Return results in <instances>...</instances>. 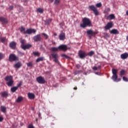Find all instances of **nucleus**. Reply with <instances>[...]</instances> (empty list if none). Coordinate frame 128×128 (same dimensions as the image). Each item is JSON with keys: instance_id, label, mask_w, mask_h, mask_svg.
Instances as JSON below:
<instances>
[{"instance_id": "a211bd4d", "label": "nucleus", "mask_w": 128, "mask_h": 128, "mask_svg": "<svg viewBox=\"0 0 128 128\" xmlns=\"http://www.w3.org/2000/svg\"><path fill=\"white\" fill-rule=\"evenodd\" d=\"M28 98L30 100H34V98H36V95H34L33 93H28Z\"/></svg>"}, {"instance_id": "423d86ee", "label": "nucleus", "mask_w": 128, "mask_h": 128, "mask_svg": "<svg viewBox=\"0 0 128 128\" xmlns=\"http://www.w3.org/2000/svg\"><path fill=\"white\" fill-rule=\"evenodd\" d=\"M112 73L113 76H112V80L114 82H116V80H118V70L116 69H112Z\"/></svg>"}, {"instance_id": "4c0bfd02", "label": "nucleus", "mask_w": 128, "mask_h": 128, "mask_svg": "<svg viewBox=\"0 0 128 128\" xmlns=\"http://www.w3.org/2000/svg\"><path fill=\"white\" fill-rule=\"evenodd\" d=\"M6 40V37L2 38H0V42H4Z\"/></svg>"}, {"instance_id": "bb28decb", "label": "nucleus", "mask_w": 128, "mask_h": 128, "mask_svg": "<svg viewBox=\"0 0 128 128\" xmlns=\"http://www.w3.org/2000/svg\"><path fill=\"white\" fill-rule=\"evenodd\" d=\"M18 87L14 86L11 88V92H16L18 90Z\"/></svg>"}, {"instance_id": "6e6d98bb", "label": "nucleus", "mask_w": 128, "mask_h": 128, "mask_svg": "<svg viewBox=\"0 0 128 128\" xmlns=\"http://www.w3.org/2000/svg\"><path fill=\"white\" fill-rule=\"evenodd\" d=\"M50 2H54V0H49Z\"/></svg>"}, {"instance_id": "20e7f679", "label": "nucleus", "mask_w": 128, "mask_h": 128, "mask_svg": "<svg viewBox=\"0 0 128 128\" xmlns=\"http://www.w3.org/2000/svg\"><path fill=\"white\" fill-rule=\"evenodd\" d=\"M4 80L7 82L6 84H7L8 86H14V79L12 76H6L4 78Z\"/></svg>"}, {"instance_id": "4d7b16f0", "label": "nucleus", "mask_w": 128, "mask_h": 128, "mask_svg": "<svg viewBox=\"0 0 128 128\" xmlns=\"http://www.w3.org/2000/svg\"><path fill=\"white\" fill-rule=\"evenodd\" d=\"M10 8H11V10H12V8H14V7L12 6H10Z\"/></svg>"}, {"instance_id": "7ed1b4c3", "label": "nucleus", "mask_w": 128, "mask_h": 128, "mask_svg": "<svg viewBox=\"0 0 128 128\" xmlns=\"http://www.w3.org/2000/svg\"><path fill=\"white\" fill-rule=\"evenodd\" d=\"M92 22L89 18H84L82 20V24H80L81 28H86V26H92Z\"/></svg>"}, {"instance_id": "cd10ccee", "label": "nucleus", "mask_w": 128, "mask_h": 128, "mask_svg": "<svg viewBox=\"0 0 128 128\" xmlns=\"http://www.w3.org/2000/svg\"><path fill=\"white\" fill-rule=\"evenodd\" d=\"M86 54L87 56H92L94 54V52L90 51V52H88Z\"/></svg>"}, {"instance_id": "473e14b6", "label": "nucleus", "mask_w": 128, "mask_h": 128, "mask_svg": "<svg viewBox=\"0 0 128 128\" xmlns=\"http://www.w3.org/2000/svg\"><path fill=\"white\" fill-rule=\"evenodd\" d=\"M96 8H102V2L97 3L96 4Z\"/></svg>"}, {"instance_id": "a18cd8bd", "label": "nucleus", "mask_w": 128, "mask_h": 128, "mask_svg": "<svg viewBox=\"0 0 128 128\" xmlns=\"http://www.w3.org/2000/svg\"><path fill=\"white\" fill-rule=\"evenodd\" d=\"M76 68L79 70L80 68V64H78L76 65Z\"/></svg>"}, {"instance_id": "5701e85b", "label": "nucleus", "mask_w": 128, "mask_h": 128, "mask_svg": "<svg viewBox=\"0 0 128 128\" xmlns=\"http://www.w3.org/2000/svg\"><path fill=\"white\" fill-rule=\"evenodd\" d=\"M2 96L3 98H8V94L6 92H4L2 93Z\"/></svg>"}, {"instance_id": "864d4df0", "label": "nucleus", "mask_w": 128, "mask_h": 128, "mask_svg": "<svg viewBox=\"0 0 128 128\" xmlns=\"http://www.w3.org/2000/svg\"><path fill=\"white\" fill-rule=\"evenodd\" d=\"M74 90H78V88L77 87H74Z\"/></svg>"}, {"instance_id": "dca6fc26", "label": "nucleus", "mask_w": 128, "mask_h": 128, "mask_svg": "<svg viewBox=\"0 0 128 128\" xmlns=\"http://www.w3.org/2000/svg\"><path fill=\"white\" fill-rule=\"evenodd\" d=\"M0 22H2V24H8V20H6V18L4 17H0Z\"/></svg>"}, {"instance_id": "e433bc0d", "label": "nucleus", "mask_w": 128, "mask_h": 128, "mask_svg": "<svg viewBox=\"0 0 128 128\" xmlns=\"http://www.w3.org/2000/svg\"><path fill=\"white\" fill-rule=\"evenodd\" d=\"M124 74H126V70H121V71L120 72V75L124 76Z\"/></svg>"}, {"instance_id": "680f3d73", "label": "nucleus", "mask_w": 128, "mask_h": 128, "mask_svg": "<svg viewBox=\"0 0 128 128\" xmlns=\"http://www.w3.org/2000/svg\"><path fill=\"white\" fill-rule=\"evenodd\" d=\"M36 122H38V119H36Z\"/></svg>"}, {"instance_id": "1a4fd4ad", "label": "nucleus", "mask_w": 128, "mask_h": 128, "mask_svg": "<svg viewBox=\"0 0 128 128\" xmlns=\"http://www.w3.org/2000/svg\"><path fill=\"white\" fill-rule=\"evenodd\" d=\"M36 80L38 84H46V80L42 76H39L36 78Z\"/></svg>"}, {"instance_id": "412c9836", "label": "nucleus", "mask_w": 128, "mask_h": 128, "mask_svg": "<svg viewBox=\"0 0 128 128\" xmlns=\"http://www.w3.org/2000/svg\"><path fill=\"white\" fill-rule=\"evenodd\" d=\"M22 66V62H17L14 66V67L16 68H21V66Z\"/></svg>"}, {"instance_id": "7c9ffc66", "label": "nucleus", "mask_w": 128, "mask_h": 128, "mask_svg": "<svg viewBox=\"0 0 128 128\" xmlns=\"http://www.w3.org/2000/svg\"><path fill=\"white\" fill-rule=\"evenodd\" d=\"M60 2V0H55L54 2V4H56V6H58Z\"/></svg>"}, {"instance_id": "09e8293b", "label": "nucleus", "mask_w": 128, "mask_h": 128, "mask_svg": "<svg viewBox=\"0 0 128 128\" xmlns=\"http://www.w3.org/2000/svg\"><path fill=\"white\" fill-rule=\"evenodd\" d=\"M22 86V84L20 83L17 86H16V88H20V86Z\"/></svg>"}, {"instance_id": "f704fd0d", "label": "nucleus", "mask_w": 128, "mask_h": 128, "mask_svg": "<svg viewBox=\"0 0 128 128\" xmlns=\"http://www.w3.org/2000/svg\"><path fill=\"white\" fill-rule=\"evenodd\" d=\"M33 54H34V56H40V54L38 52H33Z\"/></svg>"}, {"instance_id": "5fc2aeb1", "label": "nucleus", "mask_w": 128, "mask_h": 128, "mask_svg": "<svg viewBox=\"0 0 128 128\" xmlns=\"http://www.w3.org/2000/svg\"><path fill=\"white\" fill-rule=\"evenodd\" d=\"M42 116V114H40V112H39L38 116Z\"/></svg>"}, {"instance_id": "39448f33", "label": "nucleus", "mask_w": 128, "mask_h": 128, "mask_svg": "<svg viewBox=\"0 0 128 128\" xmlns=\"http://www.w3.org/2000/svg\"><path fill=\"white\" fill-rule=\"evenodd\" d=\"M78 56L80 58L84 60L86 57L88 56V54L86 53V52L80 50L78 51Z\"/></svg>"}, {"instance_id": "4be33fe9", "label": "nucleus", "mask_w": 128, "mask_h": 128, "mask_svg": "<svg viewBox=\"0 0 128 128\" xmlns=\"http://www.w3.org/2000/svg\"><path fill=\"white\" fill-rule=\"evenodd\" d=\"M0 110L2 112L6 114V107L4 106H0Z\"/></svg>"}, {"instance_id": "ddd939ff", "label": "nucleus", "mask_w": 128, "mask_h": 128, "mask_svg": "<svg viewBox=\"0 0 128 128\" xmlns=\"http://www.w3.org/2000/svg\"><path fill=\"white\" fill-rule=\"evenodd\" d=\"M33 40L34 42H40L42 40V37L40 34H38L33 37Z\"/></svg>"}, {"instance_id": "de8ad7c7", "label": "nucleus", "mask_w": 128, "mask_h": 128, "mask_svg": "<svg viewBox=\"0 0 128 128\" xmlns=\"http://www.w3.org/2000/svg\"><path fill=\"white\" fill-rule=\"evenodd\" d=\"M108 18H110V20H114V18H116L115 16H110Z\"/></svg>"}, {"instance_id": "2f4dec72", "label": "nucleus", "mask_w": 128, "mask_h": 128, "mask_svg": "<svg viewBox=\"0 0 128 128\" xmlns=\"http://www.w3.org/2000/svg\"><path fill=\"white\" fill-rule=\"evenodd\" d=\"M61 56H62V58H65L67 60H70V57L66 54H62Z\"/></svg>"}, {"instance_id": "f3484780", "label": "nucleus", "mask_w": 128, "mask_h": 128, "mask_svg": "<svg viewBox=\"0 0 128 128\" xmlns=\"http://www.w3.org/2000/svg\"><path fill=\"white\" fill-rule=\"evenodd\" d=\"M10 48H12V50H16V43L14 42H12L10 44Z\"/></svg>"}, {"instance_id": "13d9d810", "label": "nucleus", "mask_w": 128, "mask_h": 128, "mask_svg": "<svg viewBox=\"0 0 128 128\" xmlns=\"http://www.w3.org/2000/svg\"><path fill=\"white\" fill-rule=\"evenodd\" d=\"M126 16H128V10L126 12Z\"/></svg>"}, {"instance_id": "f257e3e1", "label": "nucleus", "mask_w": 128, "mask_h": 128, "mask_svg": "<svg viewBox=\"0 0 128 128\" xmlns=\"http://www.w3.org/2000/svg\"><path fill=\"white\" fill-rule=\"evenodd\" d=\"M50 50H51L52 52L50 54L51 56L53 58L54 62H56V64H60V62L58 61V53H56L54 52H58L60 50V49L58 47H52L50 48Z\"/></svg>"}, {"instance_id": "72a5a7b5", "label": "nucleus", "mask_w": 128, "mask_h": 128, "mask_svg": "<svg viewBox=\"0 0 128 128\" xmlns=\"http://www.w3.org/2000/svg\"><path fill=\"white\" fill-rule=\"evenodd\" d=\"M42 34L44 36L45 40H48V35L46 34L42 33Z\"/></svg>"}, {"instance_id": "b1692460", "label": "nucleus", "mask_w": 128, "mask_h": 128, "mask_svg": "<svg viewBox=\"0 0 128 128\" xmlns=\"http://www.w3.org/2000/svg\"><path fill=\"white\" fill-rule=\"evenodd\" d=\"M24 100V98L22 96H18L17 100H16V102H22V100Z\"/></svg>"}, {"instance_id": "aec40b11", "label": "nucleus", "mask_w": 128, "mask_h": 128, "mask_svg": "<svg viewBox=\"0 0 128 128\" xmlns=\"http://www.w3.org/2000/svg\"><path fill=\"white\" fill-rule=\"evenodd\" d=\"M110 34H120V32H118L116 29H112L110 32Z\"/></svg>"}, {"instance_id": "4468645a", "label": "nucleus", "mask_w": 128, "mask_h": 128, "mask_svg": "<svg viewBox=\"0 0 128 128\" xmlns=\"http://www.w3.org/2000/svg\"><path fill=\"white\" fill-rule=\"evenodd\" d=\"M114 26V23L112 22H108L107 24L104 26L105 30H110Z\"/></svg>"}, {"instance_id": "c03bdc74", "label": "nucleus", "mask_w": 128, "mask_h": 128, "mask_svg": "<svg viewBox=\"0 0 128 128\" xmlns=\"http://www.w3.org/2000/svg\"><path fill=\"white\" fill-rule=\"evenodd\" d=\"M92 70H98V67L96 66H94L93 68H92Z\"/></svg>"}, {"instance_id": "49530a36", "label": "nucleus", "mask_w": 128, "mask_h": 128, "mask_svg": "<svg viewBox=\"0 0 128 128\" xmlns=\"http://www.w3.org/2000/svg\"><path fill=\"white\" fill-rule=\"evenodd\" d=\"M4 120V117L0 116V122H2Z\"/></svg>"}, {"instance_id": "0eeeda50", "label": "nucleus", "mask_w": 128, "mask_h": 128, "mask_svg": "<svg viewBox=\"0 0 128 128\" xmlns=\"http://www.w3.org/2000/svg\"><path fill=\"white\" fill-rule=\"evenodd\" d=\"M88 8H90V10H92L94 12L95 16H98L100 14V12H98V9L94 6L91 5Z\"/></svg>"}, {"instance_id": "603ef678", "label": "nucleus", "mask_w": 128, "mask_h": 128, "mask_svg": "<svg viewBox=\"0 0 128 128\" xmlns=\"http://www.w3.org/2000/svg\"><path fill=\"white\" fill-rule=\"evenodd\" d=\"M120 78H118V80H116V82H120Z\"/></svg>"}, {"instance_id": "37998d69", "label": "nucleus", "mask_w": 128, "mask_h": 128, "mask_svg": "<svg viewBox=\"0 0 128 128\" xmlns=\"http://www.w3.org/2000/svg\"><path fill=\"white\" fill-rule=\"evenodd\" d=\"M28 128H34V126L32 124H30L28 125Z\"/></svg>"}, {"instance_id": "9d476101", "label": "nucleus", "mask_w": 128, "mask_h": 128, "mask_svg": "<svg viewBox=\"0 0 128 128\" xmlns=\"http://www.w3.org/2000/svg\"><path fill=\"white\" fill-rule=\"evenodd\" d=\"M18 60V57L14 54H10L9 56V62H17Z\"/></svg>"}, {"instance_id": "f8f14e48", "label": "nucleus", "mask_w": 128, "mask_h": 128, "mask_svg": "<svg viewBox=\"0 0 128 128\" xmlns=\"http://www.w3.org/2000/svg\"><path fill=\"white\" fill-rule=\"evenodd\" d=\"M59 50H62L63 52H66L68 50V46L66 44H61L58 46Z\"/></svg>"}, {"instance_id": "6ab92c4d", "label": "nucleus", "mask_w": 128, "mask_h": 128, "mask_svg": "<svg viewBox=\"0 0 128 128\" xmlns=\"http://www.w3.org/2000/svg\"><path fill=\"white\" fill-rule=\"evenodd\" d=\"M120 58L122 60H126L128 58V54L126 52L120 55Z\"/></svg>"}, {"instance_id": "a878e982", "label": "nucleus", "mask_w": 128, "mask_h": 128, "mask_svg": "<svg viewBox=\"0 0 128 128\" xmlns=\"http://www.w3.org/2000/svg\"><path fill=\"white\" fill-rule=\"evenodd\" d=\"M44 60V57H40L36 60V62H42Z\"/></svg>"}, {"instance_id": "a19ab883", "label": "nucleus", "mask_w": 128, "mask_h": 128, "mask_svg": "<svg viewBox=\"0 0 128 128\" xmlns=\"http://www.w3.org/2000/svg\"><path fill=\"white\" fill-rule=\"evenodd\" d=\"M32 62H30L28 63H27V66L28 67H32Z\"/></svg>"}, {"instance_id": "393cba45", "label": "nucleus", "mask_w": 128, "mask_h": 128, "mask_svg": "<svg viewBox=\"0 0 128 128\" xmlns=\"http://www.w3.org/2000/svg\"><path fill=\"white\" fill-rule=\"evenodd\" d=\"M52 18H49L48 20H45L44 22H45L46 24H47V25L50 24L52 22Z\"/></svg>"}, {"instance_id": "3c124183", "label": "nucleus", "mask_w": 128, "mask_h": 128, "mask_svg": "<svg viewBox=\"0 0 128 128\" xmlns=\"http://www.w3.org/2000/svg\"><path fill=\"white\" fill-rule=\"evenodd\" d=\"M102 68V66H98V67H97V69H98V68Z\"/></svg>"}, {"instance_id": "c9c22d12", "label": "nucleus", "mask_w": 128, "mask_h": 128, "mask_svg": "<svg viewBox=\"0 0 128 128\" xmlns=\"http://www.w3.org/2000/svg\"><path fill=\"white\" fill-rule=\"evenodd\" d=\"M80 72H82V70H76V71L74 72V74L75 76H76V74H80Z\"/></svg>"}, {"instance_id": "ea45409f", "label": "nucleus", "mask_w": 128, "mask_h": 128, "mask_svg": "<svg viewBox=\"0 0 128 128\" xmlns=\"http://www.w3.org/2000/svg\"><path fill=\"white\" fill-rule=\"evenodd\" d=\"M20 30L22 32H26V28H24V27L22 26L20 28Z\"/></svg>"}, {"instance_id": "8fccbe9b", "label": "nucleus", "mask_w": 128, "mask_h": 128, "mask_svg": "<svg viewBox=\"0 0 128 128\" xmlns=\"http://www.w3.org/2000/svg\"><path fill=\"white\" fill-rule=\"evenodd\" d=\"M108 16H114V14H110V15Z\"/></svg>"}, {"instance_id": "f03ea898", "label": "nucleus", "mask_w": 128, "mask_h": 128, "mask_svg": "<svg viewBox=\"0 0 128 128\" xmlns=\"http://www.w3.org/2000/svg\"><path fill=\"white\" fill-rule=\"evenodd\" d=\"M20 42L21 44L20 47L22 48V50H28L32 46V44H26V40L22 39V38L20 39Z\"/></svg>"}, {"instance_id": "c756f323", "label": "nucleus", "mask_w": 128, "mask_h": 128, "mask_svg": "<svg viewBox=\"0 0 128 128\" xmlns=\"http://www.w3.org/2000/svg\"><path fill=\"white\" fill-rule=\"evenodd\" d=\"M38 12H40V14H42L44 12V9L42 8H38L37 9Z\"/></svg>"}, {"instance_id": "2eb2a0df", "label": "nucleus", "mask_w": 128, "mask_h": 128, "mask_svg": "<svg viewBox=\"0 0 128 128\" xmlns=\"http://www.w3.org/2000/svg\"><path fill=\"white\" fill-rule=\"evenodd\" d=\"M60 40H66V34L62 32L59 36Z\"/></svg>"}, {"instance_id": "9b49d317", "label": "nucleus", "mask_w": 128, "mask_h": 128, "mask_svg": "<svg viewBox=\"0 0 128 128\" xmlns=\"http://www.w3.org/2000/svg\"><path fill=\"white\" fill-rule=\"evenodd\" d=\"M36 30L34 29H28L26 32H24V34H36Z\"/></svg>"}, {"instance_id": "58836bf2", "label": "nucleus", "mask_w": 128, "mask_h": 128, "mask_svg": "<svg viewBox=\"0 0 128 128\" xmlns=\"http://www.w3.org/2000/svg\"><path fill=\"white\" fill-rule=\"evenodd\" d=\"M4 58V54L0 52V60H2Z\"/></svg>"}, {"instance_id": "c85d7f7f", "label": "nucleus", "mask_w": 128, "mask_h": 128, "mask_svg": "<svg viewBox=\"0 0 128 128\" xmlns=\"http://www.w3.org/2000/svg\"><path fill=\"white\" fill-rule=\"evenodd\" d=\"M110 12V8H105V10L104 11V14H108V12Z\"/></svg>"}, {"instance_id": "79ce46f5", "label": "nucleus", "mask_w": 128, "mask_h": 128, "mask_svg": "<svg viewBox=\"0 0 128 128\" xmlns=\"http://www.w3.org/2000/svg\"><path fill=\"white\" fill-rule=\"evenodd\" d=\"M123 80H124V82H128V78H126V76H124L123 77Z\"/></svg>"}, {"instance_id": "6e6552de", "label": "nucleus", "mask_w": 128, "mask_h": 128, "mask_svg": "<svg viewBox=\"0 0 128 128\" xmlns=\"http://www.w3.org/2000/svg\"><path fill=\"white\" fill-rule=\"evenodd\" d=\"M88 36V38H92V36H96V34H98V32H94L92 30H89L86 32Z\"/></svg>"}, {"instance_id": "052dcab7", "label": "nucleus", "mask_w": 128, "mask_h": 128, "mask_svg": "<svg viewBox=\"0 0 128 128\" xmlns=\"http://www.w3.org/2000/svg\"><path fill=\"white\" fill-rule=\"evenodd\" d=\"M54 36H58V34H56V33H55V34H54Z\"/></svg>"}, {"instance_id": "bf43d9fd", "label": "nucleus", "mask_w": 128, "mask_h": 128, "mask_svg": "<svg viewBox=\"0 0 128 128\" xmlns=\"http://www.w3.org/2000/svg\"><path fill=\"white\" fill-rule=\"evenodd\" d=\"M126 40H128V36H126Z\"/></svg>"}]
</instances>
